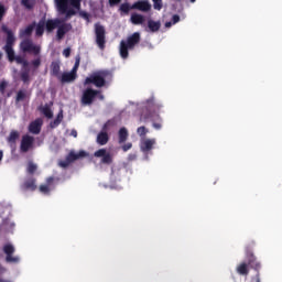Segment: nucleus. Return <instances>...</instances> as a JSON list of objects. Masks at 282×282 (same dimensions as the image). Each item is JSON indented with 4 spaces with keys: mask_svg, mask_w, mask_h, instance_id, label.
<instances>
[{
    "mask_svg": "<svg viewBox=\"0 0 282 282\" xmlns=\"http://www.w3.org/2000/svg\"><path fill=\"white\" fill-rule=\"evenodd\" d=\"M7 58L9 63H17V65H22V72L20 74V78L22 83L30 84V68L32 72H36L39 67H41V45L34 44V42L31 39H25L20 43V50L23 52V54H33L35 56L34 59L29 62L25 59L22 55H15L14 48L12 46H4L3 47Z\"/></svg>",
    "mask_w": 282,
    "mask_h": 282,
    "instance_id": "1",
    "label": "nucleus"
},
{
    "mask_svg": "<svg viewBox=\"0 0 282 282\" xmlns=\"http://www.w3.org/2000/svg\"><path fill=\"white\" fill-rule=\"evenodd\" d=\"M56 8L61 14H66V19L76 17V10L80 11V3L83 0H55ZM69 6L74 9H69Z\"/></svg>",
    "mask_w": 282,
    "mask_h": 282,
    "instance_id": "2",
    "label": "nucleus"
},
{
    "mask_svg": "<svg viewBox=\"0 0 282 282\" xmlns=\"http://www.w3.org/2000/svg\"><path fill=\"white\" fill-rule=\"evenodd\" d=\"M140 43V34L138 32L130 35L127 41L122 40L120 42L119 54L121 58H129V50H134L135 45Z\"/></svg>",
    "mask_w": 282,
    "mask_h": 282,
    "instance_id": "3",
    "label": "nucleus"
},
{
    "mask_svg": "<svg viewBox=\"0 0 282 282\" xmlns=\"http://www.w3.org/2000/svg\"><path fill=\"white\" fill-rule=\"evenodd\" d=\"M111 76L109 70H99L87 77L84 82V85H95V87H105L107 85L106 78Z\"/></svg>",
    "mask_w": 282,
    "mask_h": 282,
    "instance_id": "4",
    "label": "nucleus"
},
{
    "mask_svg": "<svg viewBox=\"0 0 282 282\" xmlns=\"http://www.w3.org/2000/svg\"><path fill=\"white\" fill-rule=\"evenodd\" d=\"M94 28L96 45L99 50H105L107 45V30L100 22L95 23Z\"/></svg>",
    "mask_w": 282,
    "mask_h": 282,
    "instance_id": "5",
    "label": "nucleus"
},
{
    "mask_svg": "<svg viewBox=\"0 0 282 282\" xmlns=\"http://www.w3.org/2000/svg\"><path fill=\"white\" fill-rule=\"evenodd\" d=\"M98 94H100V90H96L94 88H86L82 95V105H94V100H96V96H98Z\"/></svg>",
    "mask_w": 282,
    "mask_h": 282,
    "instance_id": "6",
    "label": "nucleus"
},
{
    "mask_svg": "<svg viewBox=\"0 0 282 282\" xmlns=\"http://www.w3.org/2000/svg\"><path fill=\"white\" fill-rule=\"evenodd\" d=\"M33 147H34V137L30 134H24L20 143L21 153H28V151H30V149H32Z\"/></svg>",
    "mask_w": 282,
    "mask_h": 282,
    "instance_id": "7",
    "label": "nucleus"
},
{
    "mask_svg": "<svg viewBox=\"0 0 282 282\" xmlns=\"http://www.w3.org/2000/svg\"><path fill=\"white\" fill-rule=\"evenodd\" d=\"M95 158H101V164H112L113 156L106 149H99L94 153Z\"/></svg>",
    "mask_w": 282,
    "mask_h": 282,
    "instance_id": "8",
    "label": "nucleus"
},
{
    "mask_svg": "<svg viewBox=\"0 0 282 282\" xmlns=\"http://www.w3.org/2000/svg\"><path fill=\"white\" fill-rule=\"evenodd\" d=\"M3 252L7 254L6 261L7 263H19V257H13L14 254V246L8 243L3 247Z\"/></svg>",
    "mask_w": 282,
    "mask_h": 282,
    "instance_id": "9",
    "label": "nucleus"
},
{
    "mask_svg": "<svg viewBox=\"0 0 282 282\" xmlns=\"http://www.w3.org/2000/svg\"><path fill=\"white\" fill-rule=\"evenodd\" d=\"M70 30H72V23H65V21H63V23H61L57 26V32H56L57 41H63V39H65V34H67V32H70Z\"/></svg>",
    "mask_w": 282,
    "mask_h": 282,
    "instance_id": "10",
    "label": "nucleus"
},
{
    "mask_svg": "<svg viewBox=\"0 0 282 282\" xmlns=\"http://www.w3.org/2000/svg\"><path fill=\"white\" fill-rule=\"evenodd\" d=\"M132 10H139L140 12H149L151 10V3L149 0H139L131 6Z\"/></svg>",
    "mask_w": 282,
    "mask_h": 282,
    "instance_id": "11",
    "label": "nucleus"
},
{
    "mask_svg": "<svg viewBox=\"0 0 282 282\" xmlns=\"http://www.w3.org/2000/svg\"><path fill=\"white\" fill-rule=\"evenodd\" d=\"M61 23H63V20L55 18V19H48L45 22V30L48 34H52V32H54L56 30V28H58L61 25Z\"/></svg>",
    "mask_w": 282,
    "mask_h": 282,
    "instance_id": "12",
    "label": "nucleus"
},
{
    "mask_svg": "<svg viewBox=\"0 0 282 282\" xmlns=\"http://www.w3.org/2000/svg\"><path fill=\"white\" fill-rule=\"evenodd\" d=\"M2 32H4V34H7V43H6L4 47H13L14 43L17 41V37H14V32H12V30H10L6 25H2Z\"/></svg>",
    "mask_w": 282,
    "mask_h": 282,
    "instance_id": "13",
    "label": "nucleus"
},
{
    "mask_svg": "<svg viewBox=\"0 0 282 282\" xmlns=\"http://www.w3.org/2000/svg\"><path fill=\"white\" fill-rule=\"evenodd\" d=\"M155 147V139H145L141 142L140 149L143 153H149Z\"/></svg>",
    "mask_w": 282,
    "mask_h": 282,
    "instance_id": "14",
    "label": "nucleus"
},
{
    "mask_svg": "<svg viewBox=\"0 0 282 282\" xmlns=\"http://www.w3.org/2000/svg\"><path fill=\"white\" fill-rule=\"evenodd\" d=\"M42 124H43V122H41V119H36V120L32 121L29 124L30 133H33L34 135H39V133H41Z\"/></svg>",
    "mask_w": 282,
    "mask_h": 282,
    "instance_id": "15",
    "label": "nucleus"
},
{
    "mask_svg": "<svg viewBox=\"0 0 282 282\" xmlns=\"http://www.w3.org/2000/svg\"><path fill=\"white\" fill-rule=\"evenodd\" d=\"M80 158H87V152L79 151L78 153L69 152L66 156L67 161L72 164L73 162H76V160H80Z\"/></svg>",
    "mask_w": 282,
    "mask_h": 282,
    "instance_id": "16",
    "label": "nucleus"
},
{
    "mask_svg": "<svg viewBox=\"0 0 282 282\" xmlns=\"http://www.w3.org/2000/svg\"><path fill=\"white\" fill-rule=\"evenodd\" d=\"M35 28H36V22H33L32 24L28 25L25 29L20 30V33H19L20 39H25V36H32V32H34Z\"/></svg>",
    "mask_w": 282,
    "mask_h": 282,
    "instance_id": "17",
    "label": "nucleus"
},
{
    "mask_svg": "<svg viewBox=\"0 0 282 282\" xmlns=\"http://www.w3.org/2000/svg\"><path fill=\"white\" fill-rule=\"evenodd\" d=\"M130 21L133 25H142L144 23V15L140 13H132Z\"/></svg>",
    "mask_w": 282,
    "mask_h": 282,
    "instance_id": "18",
    "label": "nucleus"
},
{
    "mask_svg": "<svg viewBox=\"0 0 282 282\" xmlns=\"http://www.w3.org/2000/svg\"><path fill=\"white\" fill-rule=\"evenodd\" d=\"M160 28H162V23L160 21L149 20L148 29L150 32H160Z\"/></svg>",
    "mask_w": 282,
    "mask_h": 282,
    "instance_id": "19",
    "label": "nucleus"
},
{
    "mask_svg": "<svg viewBox=\"0 0 282 282\" xmlns=\"http://www.w3.org/2000/svg\"><path fill=\"white\" fill-rule=\"evenodd\" d=\"M36 188V180L29 178L22 184L23 191H34Z\"/></svg>",
    "mask_w": 282,
    "mask_h": 282,
    "instance_id": "20",
    "label": "nucleus"
},
{
    "mask_svg": "<svg viewBox=\"0 0 282 282\" xmlns=\"http://www.w3.org/2000/svg\"><path fill=\"white\" fill-rule=\"evenodd\" d=\"M45 34V19L39 21L35 26V36H43Z\"/></svg>",
    "mask_w": 282,
    "mask_h": 282,
    "instance_id": "21",
    "label": "nucleus"
},
{
    "mask_svg": "<svg viewBox=\"0 0 282 282\" xmlns=\"http://www.w3.org/2000/svg\"><path fill=\"white\" fill-rule=\"evenodd\" d=\"M19 138H20L19 131L12 130L7 139V142H9L11 147H14Z\"/></svg>",
    "mask_w": 282,
    "mask_h": 282,
    "instance_id": "22",
    "label": "nucleus"
},
{
    "mask_svg": "<svg viewBox=\"0 0 282 282\" xmlns=\"http://www.w3.org/2000/svg\"><path fill=\"white\" fill-rule=\"evenodd\" d=\"M51 74L52 76H61V62H52L51 63Z\"/></svg>",
    "mask_w": 282,
    "mask_h": 282,
    "instance_id": "23",
    "label": "nucleus"
},
{
    "mask_svg": "<svg viewBox=\"0 0 282 282\" xmlns=\"http://www.w3.org/2000/svg\"><path fill=\"white\" fill-rule=\"evenodd\" d=\"M129 139V131L127 128H120L119 130V144H124Z\"/></svg>",
    "mask_w": 282,
    "mask_h": 282,
    "instance_id": "24",
    "label": "nucleus"
},
{
    "mask_svg": "<svg viewBox=\"0 0 282 282\" xmlns=\"http://www.w3.org/2000/svg\"><path fill=\"white\" fill-rule=\"evenodd\" d=\"M97 142L100 144V147H105V144L109 142V134L107 132H100L97 135Z\"/></svg>",
    "mask_w": 282,
    "mask_h": 282,
    "instance_id": "25",
    "label": "nucleus"
},
{
    "mask_svg": "<svg viewBox=\"0 0 282 282\" xmlns=\"http://www.w3.org/2000/svg\"><path fill=\"white\" fill-rule=\"evenodd\" d=\"M61 122H63V110H61L56 118L54 119V121H51L50 127L51 129H56V127H58V124H61Z\"/></svg>",
    "mask_w": 282,
    "mask_h": 282,
    "instance_id": "26",
    "label": "nucleus"
},
{
    "mask_svg": "<svg viewBox=\"0 0 282 282\" xmlns=\"http://www.w3.org/2000/svg\"><path fill=\"white\" fill-rule=\"evenodd\" d=\"M75 79H76V76H74V74H70V73H63L61 76L62 83H74Z\"/></svg>",
    "mask_w": 282,
    "mask_h": 282,
    "instance_id": "27",
    "label": "nucleus"
},
{
    "mask_svg": "<svg viewBox=\"0 0 282 282\" xmlns=\"http://www.w3.org/2000/svg\"><path fill=\"white\" fill-rule=\"evenodd\" d=\"M28 98V90H19L15 96V102H23Z\"/></svg>",
    "mask_w": 282,
    "mask_h": 282,
    "instance_id": "28",
    "label": "nucleus"
},
{
    "mask_svg": "<svg viewBox=\"0 0 282 282\" xmlns=\"http://www.w3.org/2000/svg\"><path fill=\"white\" fill-rule=\"evenodd\" d=\"M39 169V166L36 165V163L29 161L28 162V166H26V172L30 175H34V173H36V170Z\"/></svg>",
    "mask_w": 282,
    "mask_h": 282,
    "instance_id": "29",
    "label": "nucleus"
},
{
    "mask_svg": "<svg viewBox=\"0 0 282 282\" xmlns=\"http://www.w3.org/2000/svg\"><path fill=\"white\" fill-rule=\"evenodd\" d=\"M147 102H148L149 107H153L154 110L162 109V107H163L162 104H155V98H153V97L148 99Z\"/></svg>",
    "mask_w": 282,
    "mask_h": 282,
    "instance_id": "30",
    "label": "nucleus"
},
{
    "mask_svg": "<svg viewBox=\"0 0 282 282\" xmlns=\"http://www.w3.org/2000/svg\"><path fill=\"white\" fill-rule=\"evenodd\" d=\"M42 113L45 116V118H54V112H52V109H50L47 106L42 108Z\"/></svg>",
    "mask_w": 282,
    "mask_h": 282,
    "instance_id": "31",
    "label": "nucleus"
},
{
    "mask_svg": "<svg viewBox=\"0 0 282 282\" xmlns=\"http://www.w3.org/2000/svg\"><path fill=\"white\" fill-rule=\"evenodd\" d=\"M21 3L26 10H32V8H34V0H22Z\"/></svg>",
    "mask_w": 282,
    "mask_h": 282,
    "instance_id": "32",
    "label": "nucleus"
},
{
    "mask_svg": "<svg viewBox=\"0 0 282 282\" xmlns=\"http://www.w3.org/2000/svg\"><path fill=\"white\" fill-rule=\"evenodd\" d=\"M117 122L115 119H110L108 120L105 124H104V131H107L108 129H111V127H116Z\"/></svg>",
    "mask_w": 282,
    "mask_h": 282,
    "instance_id": "33",
    "label": "nucleus"
},
{
    "mask_svg": "<svg viewBox=\"0 0 282 282\" xmlns=\"http://www.w3.org/2000/svg\"><path fill=\"white\" fill-rule=\"evenodd\" d=\"M120 10L121 12H123V14H129V11L132 9H131V6H129V3H122L120 6Z\"/></svg>",
    "mask_w": 282,
    "mask_h": 282,
    "instance_id": "34",
    "label": "nucleus"
},
{
    "mask_svg": "<svg viewBox=\"0 0 282 282\" xmlns=\"http://www.w3.org/2000/svg\"><path fill=\"white\" fill-rule=\"evenodd\" d=\"M8 9L3 3H0V22L3 21V17H6Z\"/></svg>",
    "mask_w": 282,
    "mask_h": 282,
    "instance_id": "35",
    "label": "nucleus"
},
{
    "mask_svg": "<svg viewBox=\"0 0 282 282\" xmlns=\"http://www.w3.org/2000/svg\"><path fill=\"white\" fill-rule=\"evenodd\" d=\"M148 132H149V131L147 130V127H144V126H141V127H139V128L137 129V133H138V135H140L141 138L144 137V135H147Z\"/></svg>",
    "mask_w": 282,
    "mask_h": 282,
    "instance_id": "36",
    "label": "nucleus"
},
{
    "mask_svg": "<svg viewBox=\"0 0 282 282\" xmlns=\"http://www.w3.org/2000/svg\"><path fill=\"white\" fill-rule=\"evenodd\" d=\"M40 192L43 193L44 195H50V185H41Z\"/></svg>",
    "mask_w": 282,
    "mask_h": 282,
    "instance_id": "37",
    "label": "nucleus"
},
{
    "mask_svg": "<svg viewBox=\"0 0 282 282\" xmlns=\"http://www.w3.org/2000/svg\"><path fill=\"white\" fill-rule=\"evenodd\" d=\"M154 10H162V0H152Z\"/></svg>",
    "mask_w": 282,
    "mask_h": 282,
    "instance_id": "38",
    "label": "nucleus"
},
{
    "mask_svg": "<svg viewBox=\"0 0 282 282\" xmlns=\"http://www.w3.org/2000/svg\"><path fill=\"white\" fill-rule=\"evenodd\" d=\"M141 119L144 120V121L153 120V112L142 113Z\"/></svg>",
    "mask_w": 282,
    "mask_h": 282,
    "instance_id": "39",
    "label": "nucleus"
},
{
    "mask_svg": "<svg viewBox=\"0 0 282 282\" xmlns=\"http://www.w3.org/2000/svg\"><path fill=\"white\" fill-rule=\"evenodd\" d=\"M79 17H82V19H84L85 21L89 22L90 15L88 12L79 10Z\"/></svg>",
    "mask_w": 282,
    "mask_h": 282,
    "instance_id": "40",
    "label": "nucleus"
},
{
    "mask_svg": "<svg viewBox=\"0 0 282 282\" xmlns=\"http://www.w3.org/2000/svg\"><path fill=\"white\" fill-rule=\"evenodd\" d=\"M59 166L62 169H67V166H69V164H72L67 159H65L64 161H59Z\"/></svg>",
    "mask_w": 282,
    "mask_h": 282,
    "instance_id": "41",
    "label": "nucleus"
},
{
    "mask_svg": "<svg viewBox=\"0 0 282 282\" xmlns=\"http://www.w3.org/2000/svg\"><path fill=\"white\" fill-rule=\"evenodd\" d=\"M63 56H65V58H69V56H72V48L67 47L63 51Z\"/></svg>",
    "mask_w": 282,
    "mask_h": 282,
    "instance_id": "42",
    "label": "nucleus"
},
{
    "mask_svg": "<svg viewBox=\"0 0 282 282\" xmlns=\"http://www.w3.org/2000/svg\"><path fill=\"white\" fill-rule=\"evenodd\" d=\"M74 67L77 68V69L80 67V55H77V56L75 57Z\"/></svg>",
    "mask_w": 282,
    "mask_h": 282,
    "instance_id": "43",
    "label": "nucleus"
},
{
    "mask_svg": "<svg viewBox=\"0 0 282 282\" xmlns=\"http://www.w3.org/2000/svg\"><path fill=\"white\" fill-rule=\"evenodd\" d=\"M172 23H173V25H175V23H180V15L178 14H174L172 17Z\"/></svg>",
    "mask_w": 282,
    "mask_h": 282,
    "instance_id": "44",
    "label": "nucleus"
},
{
    "mask_svg": "<svg viewBox=\"0 0 282 282\" xmlns=\"http://www.w3.org/2000/svg\"><path fill=\"white\" fill-rule=\"evenodd\" d=\"M132 147H133L132 143H126L124 145H122V151L127 152V151H129Z\"/></svg>",
    "mask_w": 282,
    "mask_h": 282,
    "instance_id": "45",
    "label": "nucleus"
},
{
    "mask_svg": "<svg viewBox=\"0 0 282 282\" xmlns=\"http://www.w3.org/2000/svg\"><path fill=\"white\" fill-rule=\"evenodd\" d=\"M52 184H54V177H53V176L47 177V178H46V185H47V186H52Z\"/></svg>",
    "mask_w": 282,
    "mask_h": 282,
    "instance_id": "46",
    "label": "nucleus"
},
{
    "mask_svg": "<svg viewBox=\"0 0 282 282\" xmlns=\"http://www.w3.org/2000/svg\"><path fill=\"white\" fill-rule=\"evenodd\" d=\"M6 87H8V84L6 82L0 83V91H6Z\"/></svg>",
    "mask_w": 282,
    "mask_h": 282,
    "instance_id": "47",
    "label": "nucleus"
},
{
    "mask_svg": "<svg viewBox=\"0 0 282 282\" xmlns=\"http://www.w3.org/2000/svg\"><path fill=\"white\" fill-rule=\"evenodd\" d=\"M77 72H78V68H76L75 66H73L72 70L69 72L70 74H73V76H75V78H77Z\"/></svg>",
    "mask_w": 282,
    "mask_h": 282,
    "instance_id": "48",
    "label": "nucleus"
},
{
    "mask_svg": "<svg viewBox=\"0 0 282 282\" xmlns=\"http://www.w3.org/2000/svg\"><path fill=\"white\" fill-rule=\"evenodd\" d=\"M120 1H122V0H109V4L110 6H118V3H120Z\"/></svg>",
    "mask_w": 282,
    "mask_h": 282,
    "instance_id": "49",
    "label": "nucleus"
},
{
    "mask_svg": "<svg viewBox=\"0 0 282 282\" xmlns=\"http://www.w3.org/2000/svg\"><path fill=\"white\" fill-rule=\"evenodd\" d=\"M154 129H162V123H153Z\"/></svg>",
    "mask_w": 282,
    "mask_h": 282,
    "instance_id": "50",
    "label": "nucleus"
},
{
    "mask_svg": "<svg viewBox=\"0 0 282 282\" xmlns=\"http://www.w3.org/2000/svg\"><path fill=\"white\" fill-rule=\"evenodd\" d=\"M173 26V21L165 22V28H172Z\"/></svg>",
    "mask_w": 282,
    "mask_h": 282,
    "instance_id": "51",
    "label": "nucleus"
},
{
    "mask_svg": "<svg viewBox=\"0 0 282 282\" xmlns=\"http://www.w3.org/2000/svg\"><path fill=\"white\" fill-rule=\"evenodd\" d=\"M72 135H73L74 138H78V132H77L76 130H73V131H72Z\"/></svg>",
    "mask_w": 282,
    "mask_h": 282,
    "instance_id": "52",
    "label": "nucleus"
},
{
    "mask_svg": "<svg viewBox=\"0 0 282 282\" xmlns=\"http://www.w3.org/2000/svg\"><path fill=\"white\" fill-rule=\"evenodd\" d=\"M97 96H98L99 100H105V95L99 93Z\"/></svg>",
    "mask_w": 282,
    "mask_h": 282,
    "instance_id": "53",
    "label": "nucleus"
},
{
    "mask_svg": "<svg viewBox=\"0 0 282 282\" xmlns=\"http://www.w3.org/2000/svg\"><path fill=\"white\" fill-rule=\"evenodd\" d=\"M0 282H10V281L3 280V279L0 278Z\"/></svg>",
    "mask_w": 282,
    "mask_h": 282,
    "instance_id": "54",
    "label": "nucleus"
},
{
    "mask_svg": "<svg viewBox=\"0 0 282 282\" xmlns=\"http://www.w3.org/2000/svg\"><path fill=\"white\" fill-rule=\"evenodd\" d=\"M196 0H191L192 3H195Z\"/></svg>",
    "mask_w": 282,
    "mask_h": 282,
    "instance_id": "55",
    "label": "nucleus"
}]
</instances>
